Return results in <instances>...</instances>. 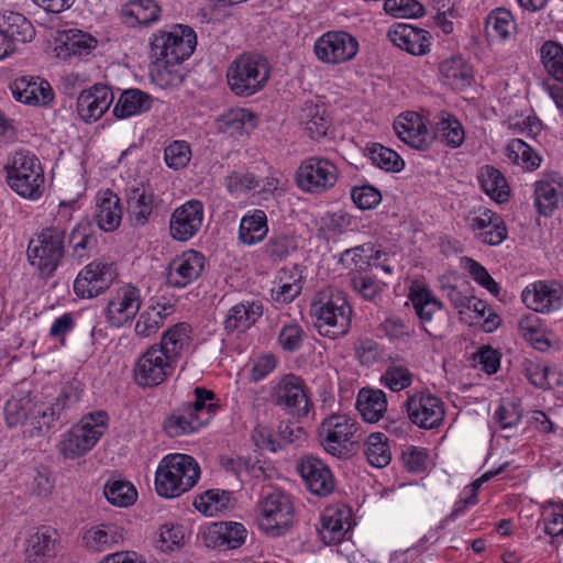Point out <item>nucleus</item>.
<instances>
[{
	"instance_id": "f257e3e1",
	"label": "nucleus",
	"mask_w": 563,
	"mask_h": 563,
	"mask_svg": "<svg viewBox=\"0 0 563 563\" xmlns=\"http://www.w3.org/2000/svg\"><path fill=\"white\" fill-rule=\"evenodd\" d=\"M80 400L79 391L73 386L63 387L57 394H25L9 399L4 407L7 424L10 428L23 426L24 434L34 437L43 428L49 429L56 421L66 419L67 411Z\"/></svg>"
},
{
	"instance_id": "f03ea898",
	"label": "nucleus",
	"mask_w": 563,
	"mask_h": 563,
	"mask_svg": "<svg viewBox=\"0 0 563 563\" xmlns=\"http://www.w3.org/2000/svg\"><path fill=\"white\" fill-rule=\"evenodd\" d=\"M194 399L180 404L165 418L163 428L170 438L189 435L209 424L220 405L216 394L205 387H196Z\"/></svg>"
},
{
	"instance_id": "7ed1b4c3",
	"label": "nucleus",
	"mask_w": 563,
	"mask_h": 563,
	"mask_svg": "<svg viewBox=\"0 0 563 563\" xmlns=\"http://www.w3.org/2000/svg\"><path fill=\"white\" fill-rule=\"evenodd\" d=\"M316 318L314 327L320 335L336 339L347 333L352 321V308L340 290L320 291L310 307Z\"/></svg>"
},
{
	"instance_id": "20e7f679",
	"label": "nucleus",
	"mask_w": 563,
	"mask_h": 563,
	"mask_svg": "<svg viewBox=\"0 0 563 563\" xmlns=\"http://www.w3.org/2000/svg\"><path fill=\"white\" fill-rule=\"evenodd\" d=\"M66 228L56 224L43 228L29 241L26 257L44 279L53 277L66 252Z\"/></svg>"
},
{
	"instance_id": "39448f33",
	"label": "nucleus",
	"mask_w": 563,
	"mask_h": 563,
	"mask_svg": "<svg viewBox=\"0 0 563 563\" xmlns=\"http://www.w3.org/2000/svg\"><path fill=\"white\" fill-rule=\"evenodd\" d=\"M7 183L20 197L38 200L45 190V176L37 156L29 150L14 152L7 165Z\"/></svg>"
},
{
	"instance_id": "423d86ee",
	"label": "nucleus",
	"mask_w": 563,
	"mask_h": 563,
	"mask_svg": "<svg viewBox=\"0 0 563 563\" xmlns=\"http://www.w3.org/2000/svg\"><path fill=\"white\" fill-rule=\"evenodd\" d=\"M200 476L194 457L186 454L165 456L155 474V489L165 498H175L191 489Z\"/></svg>"
},
{
	"instance_id": "0eeeda50",
	"label": "nucleus",
	"mask_w": 563,
	"mask_h": 563,
	"mask_svg": "<svg viewBox=\"0 0 563 563\" xmlns=\"http://www.w3.org/2000/svg\"><path fill=\"white\" fill-rule=\"evenodd\" d=\"M271 66L258 54H242L228 67L227 81L239 97H250L261 91L269 79Z\"/></svg>"
},
{
	"instance_id": "6e6552de",
	"label": "nucleus",
	"mask_w": 563,
	"mask_h": 563,
	"mask_svg": "<svg viewBox=\"0 0 563 563\" xmlns=\"http://www.w3.org/2000/svg\"><path fill=\"white\" fill-rule=\"evenodd\" d=\"M196 45L195 31L188 25L177 24L170 30H158L153 34L150 42L151 56L165 67L174 66L189 58Z\"/></svg>"
},
{
	"instance_id": "1a4fd4ad",
	"label": "nucleus",
	"mask_w": 563,
	"mask_h": 563,
	"mask_svg": "<svg viewBox=\"0 0 563 563\" xmlns=\"http://www.w3.org/2000/svg\"><path fill=\"white\" fill-rule=\"evenodd\" d=\"M108 415L96 411L85 416L79 423L63 434L58 443L60 454L66 459H77L89 452L107 428Z\"/></svg>"
},
{
	"instance_id": "9d476101",
	"label": "nucleus",
	"mask_w": 563,
	"mask_h": 563,
	"mask_svg": "<svg viewBox=\"0 0 563 563\" xmlns=\"http://www.w3.org/2000/svg\"><path fill=\"white\" fill-rule=\"evenodd\" d=\"M408 297L423 331L431 338L444 336L450 328V318L434 294L427 286L413 285Z\"/></svg>"
},
{
	"instance_id": "9b49d317",
	"label": "nucleus",
	"mask_w": 563,
	"mask_h": 563,
	"mask_svg": "<svg viewBox=\"0 0 563 563\" xmlns=\"http://www.w3.org/2000/svg\"><path fill=\"white\" fill-rule=\"evenodd\" d=\"M258 527L269 537L285 534L294 518V506L290 497L279 489L263 494L258 503Z\"/></svg>"
},
{
	"instance_id": "f8f14e48",
	"label": "nucleus",
	"mask_w": 563,
	"mask_h": 563,
	"mask_svg": "<svg viewBox=\"0 0 563 563\" xmlns=\"http://www.w3.org/2000/svg\"><path fill=\"white\" fill-rule=\"evenodd\" d=\"M356 423L344 415L325 418L319 428V441L324 451L333 456L347 455L349 445L356 442Z\"/></svg>"
},
{
	"instance_id": "ddd939ff",
	"label": "nucleus",
	"mask_w": 563,
	"mask_h": 563,
	"mask_svg": "<svg viewBox=\"0 0 563 563\" xmlns=\"http://www.w3.org/2000/svg\"><path fill=\"white\" fill-rule=\"evenodd\" d=\"M175 367L176 363L162 353L158 345H151L137 358L133 377L140 387L152 388L163 384L172 376Z\"/></svg>"
},
{
	"instance_id": "4468645a",
	"label": "nucleus",
	"mask_w": 563,
	"mask_h": 563,
	"mask_svg": "<svg viewBox=\"0 0 563 563\" xmlns=\"http://www.w3.org/2000/svg\"><path fill=\"white\" fill-rule=\"evenodd\" d=\"M336 180V166L329 159L318 156L306 158L296 173L297 186L310 194H322L334 187Z\"/></svg>"
},
{
	"instance_id": "2eb2a0df",
	"label": "nucleus",
	"mask_w": 563,
	"mask_h": 563,
	"mask_svg": "<svg viewBox=\"0 0 563 563\" xmlns=\"http://www.w3.org/2000/svg\"><path fill=\"white\" fill-rule=\"evenodd\" d=\"M276 406L292 417H307L312 406L303 379L294 374L284 375L273 393Z\"/></svg>"
},
{
	"instance_id": "dca6fc26",
	"label": "nucleus",
	"mask_w": 563,
	"mask_h": 563,
	"mask_svg": "<svg viewBox=\"0 0 563 563\" xmlns=\"http://www.w3.org/2000/svg\"><path fill=\"white\" fill-rule=\"evenodd\" d=\"M313 52L320 62L338 65L356 56L358 41L349 32L329 31L316 40Z\"/></svg>"
},
{
	"instance_id": "f3484780",
	"label": "nucleus",
	"mask_w": 563,
	"mask_h": 563,
	"mask_svg": "<svg viewBox=\"0 0 563 563\" xmlns=\"http://www.w3.org/2000/svg\"><path fill=\"white\" fill-rule=\"evenodd\" d=\"M115 278L112 263L93 261L86 265L74 282V291L80 298H93L106 291Z\"/></svg>"
},
{
	"instance_id": "a211bd4d",
	"label": "nucleus",
	"mask_w": 563,
	"mask_h": 563,
	"mask_svg": "<svg viewBox=\"0 0 563 563\" xmlns=\"http://www.w3.org/2000/svg\"><path fill=\"white\" fill-rule=\"evenodd\" d=\"M142 305L140 289L132 285H125L111 296L107 308L106 318L114 328H121L130 323L139 313Z\"/></svg>"
},
{
	"instance_id": "6ab92c4d",
	"label": "nucleus",
	"mask_w": 563,
	"mask_h": 563,
	"mask_svg": "<svg viewBox=\"0 0 563 563\" xmlns=\"http://www.w3.org/2000/svg\"><path fill=\"white\" fill-rule=\"evenodd\" d=\"M205 208L200 200L191 199L177 207L169 219V234L180 242L189 241L201 229Z\"/></svg>"
},
{
	"instance_id": "aec40b11",
	"label": "nucleus",
	"mask_w": 563,
	"mask_h": 563,
	"mask_svg": "<svg viewBox=\"0 0 563 563\" xmlns=\"http://www.w3.org/2000/svg\"><path fill=\"white\" fill-rule=\"evenodd\" d=\"M409 420L423 429L440 426L444 418V407L440 398L431 394H416L406 401Z\"/></svg>"
},
{
	"instance_id": "412c9836",
	"label": "nucleus",
	"mask_w": 563,
	"mask_h": 563,
	"mask_svg": "<svg viewBox=\"0 0 563 563\" xmlns=\"http://www.w3.org/2000/svg\"><path fill=\"white\" fill-rule=\"evenodd\" d=\"M128 216L133 227L147 224L158 206L159 199L148 185L139 183L125 188Z\"/></svg>"
},
{
	"instance_id": "4be33fe9",
	"label": "nucleus",
	"mask_w": 563,
	"mask_h": 563,
	"mask_svg": "<svg viewBox=\"0 0 563 563\" xmlns=\"http://www.w3.org/2000/svg\"><path fill=\"white\" fill-rule=\"evenodd\" d=\"M297 470L311 494L325 497L333 492L334 477L329 466L320 459L312 455L305 456L298 463Z\"/></svg>"
},
{
	"instance_id": "5701e85b",
	"label": "nucleus",
	"mask_w": 563,
	"mask_h": 563,
	"mask_svg": "<svg viewBox=\"0 0 563 563\" xmlns=\"http://www.w3.org/2000/svg\"><path fill=\"white\" fill-rule=\"evenodd\" d=\"M205 263V256L195 250L177 255L168 265L167 284L175 288L188 286L201 275Z\"/></svg>"
},
{
	"instance_id": "b1692460",
	"label": "nucleus",
	"mask_w": 563,
	"mask_h": 563,
	"mask_svg": "<svg viewBox=\"0 0 563 563\" xmlns=\"http://www.w3.org/2000/svg\"><path fill=\"white\" fill-rule=\"evenodd\" d=\"M521 299L527 308L548 313L563 306V287L540 280L527 286L521 294Z\"/></svg>"
},
{
	"instance_id": "393cba45",
	"label": "nucleus",
	"mask_w": 563,
	"mask_h": 563,
	"mask_svg": "<svg viewBox=\"0 0 563 563\" xmlns=\"http://www.w3.org/2000/svg\"><path fill=\"white\" fill-rule=\"evenodd\" d=\"M113 99L114 95L107 85L96 84L78 96L77 113L87 123L97 121L109 110Z\"/></svg>"
},
{
	"instance_id": "a878e982",
	"label": "nucleus",
	"mask_w": 563,
	"mask_h": 563,
	"mask_svg": "<svg viewBox=\"0 0 563 563\" xmlns=\"http://www.w3.org/2000/svg\"><path fill=\"white\" fill-rule=\"evenodd\" d=\"M247 537L246 528L234 521H219L211 523L202 534L208 548L220 550H234L244 544Z\"/></svg>"
},
{
	"instance_id": "bb28decb",
	"label": "nucleus",
	"mask_w": 563,
	"mask_h": 563,
	"mask_svg": "<svg viewBox=\"0 0 563 563\" xmlns=\"http://www.w3.org/2000/svg\"><path fill=\"white\" fill-rule=\"evenodd\" d=\"M10 89L16 101L27 106L45 107L54 99L51 85L40 77H18L10 84Z\"/></svg>"
},
{
	"instance_id": "cd10ccee",
	"label": "nucleus",
	"mask_w": 563,
	"mask_h": 563,
	"mask_svg": "<svg viewBox=\"0 0 563 563\" xmlns=\"http://www.w3.org/2000/svg\"><path fill=\"white\" fill-rule=\"evenodd\" d=\"M389 41L400 49L415 56H422L430 51V34L406 23L394 24L387 32Z\"/></svg>"
},
{
	"instance_id": "c85d7f7f",
	"label": "nucleus",
	"mask_w": 563,
	"mask_h": 563,
	"mask_svg": "<svg viewBox=\"0 0 563 563\" xmlns=\"http://www.w3.org/2000/svg\"><path fill=\"white\" fill-rule=\"evenodd\" d=\"M394 130L404 143L418 151H427L433 142L422 118L413 112L399 117L394 123Z\"/></svg>"
},
{
	"instance_id": "c756f323",
	"label": "nucleus",
	"mask_w": 563,
	"mask_h": 563,
	"mask_svg": "<svg viewBox=\"0 0 563 563\" xmlns=\"http://www.w3.org/2000/svg\"><path fill=\"white\" fill-rule=\"evenodd\" d=\"M57 531L49 526H41L25 540V559L29 563H45L55 554Z\"/></svg>"
},
{
	"instance_id": "7c9ffc66",
	"label": "nucleus",
	"mask_w": 563,
	"mask_h": 563,
	"mask_svg": "<svg viewBox=\"0 0 563 563\" xmlns=\"http://www.w3.org/2000/svg\"><path fill=\"white\" fill-rule=\"evenodd\" d=\"M96 219L98 227L104 232L117 230L122 220L120 198L110 189L99 191L96 198Z\"/></svg>"
},
{
	"instance_id": "2f4dec72",
	"label": "nucleus",
	"mask_w": 563,
	"mask_h": 563,
	"mask_svg": "<svg viewBox=\"0 0 563 563\" xmlns=\"http://www.w3.org/2000/svg\"><path fill=\"white\" fill-rule=\"evenodd\" d=\"M161 8L153 0H129L120 9V18L129 27L148 26L159 19Z\"/></svg>"
},
{
	"instance_id": "473e14b6",
	"label": "nucleus",
	"mask_w": 563,
	"mask_h": 563,
	"mask_svg": "<svg viewBox=\"0 0 563 563\" xmlns=\"http://www.w3.org/2000/svg\"><path fill=\"white\" fill-rule=\"evenodd\" d=\"M534 206L541 216L550 217L563 198L560 177L543 178L534 183Z\"/></svg>"
},
{
	"instance_id": "72a5a7b5",
	"label": "nucleus",
	"mask_w": 563,
	"mask_h": 563,
	"mask_svg": "<svg viewBox=\"0 0 563 563\" xmlns=\"http://www.w3.org/2000/svg\"><path fill=\"white\" fill-rule=\"evenodd\" d=\"M263 314V306L260 301H242L230 308L223 325L228 333L234 331L244 332L250 329Z\"/></svg>"
},
{
	"instance_id": "f704fd0d",
	"label": "nucleus",
	"mask_w": 563,
	"mask_h": 563,
	"mask_svg": "<svg viewBox=\"0 0 563 563\" xmlns=\"http://www.w3.org/2000/svg\"><path fill=\"white\" fill-rule=\"evenodd\" d=\"M174 312V306L167 302H156L147 306L139 316L134 332L142 339L151 338L164 325L168 316Z\"/></svg>"
},
{
	"instance_id": "c9c22d12",
	"label": "nucleus",
	"mask_w": 563,
	"mask_h": 563,
	"mask_svg": "<svg viewBox=\"0 0 563 563\" xmlns=\"http://www.w3.org/2000/svg\"><path fill=\"white\" fill-rule=\"evenodd\" d=\"M433 140H439L450 148L460 147L465 140V132L457 118L446 111H441L435 115Z\"/></svg>"
},
{
	"instance_id": "e433bc0d",
	"label": "nucleus",
	"mask_w": 563,
	"mask_h": 563,
	"mask_svg": "<svg viewBox=\"0 0 563 563\" xmlns=\"http://www.w3.org/2000/svg\"><path fill=\"white\" fill-rule=\"evenodd\" d=\"M0 32L5 40L12 41L14 46L16 43L31 42L35 35L32 23L23 14L13 11H5L1 14Z\"/></svg>"
},
{
	"instance_id": "4c0bfd02",
	"label": "nucleus",
	"mask_w": 563,
	"mask_h": 563,
	"mask_svg": "<svg viewBox=\"0 0 563 563\" xmlns=\"http://www.w3.org/2000/svg\"><path fill=\"white\" fill-rule=\"evenodd\" d=\"M191 327L187 322H179L162 334L161 342L155 343L158 345L162 353L177 364L181 351L189 344Z\"/></svg>"
},
{
	"instance_id": "58836bf2",
	"label": "nucleus",
	"mask_w": 563,
	"mask_h": 563,
	"mask_svg": "<svg viewBox=\"0 0 563 563\" xmlns=\"http://www.w3.org/2000/svg\"><path fill=\"white\" fill-rule=\"evenodd\" d=\"M382 256L386 254L382 251L374 252L373 245L367 243L342 252L340 262L351 268L350 274H364L372 265H378Z\"/></svg>"
},
{
	"instance_id": "ea45409f",
	"label": "nucleus",
	"mask_w": 563,
	"mask_h": 563,
	"mask_svg": "<svg viewBox=\"0 0 563 563\" xmlns=\"http://www.w3.org/2000/svg\"><path fill=\"white\" fill-rule=\"evenodd\" d=\"M153 98L140 90L128 89L121 92L113 108V114L118 119H126L147 112L152 108Z\"/></svg>"
},
{
	"instance_id": "a19ab883",
	"label": "nucleus",
	"mask_w": 563,
	"mask_h": 563,
	"mask_svg": "<svg viewBox=\"0 0 563 563\" xmlns=\"http://www.w3.org/2000/svg\"><path fill=\"white\" fill-rule=\"evenodd\" d=\"M516 29L514 15L506 8L492 10L485 19V34L488 41L505 42L515 34Z\"/></svg>"
},
{
	"instance_id": "79ce46f5",
	"label": "nucleus",
	"mask_w": 563,
	"mask_h": 563,
	"mask_svg": "<svg viewBox=\"0 0 563 563\" xmlns=\"http://www.w3.org/2000/svg\"><path fill=\"white\" fill-rule=\"evenodd\" d=\"M356 408L366 422H377L387 409L386 395L380 389L362 388L357 395Z\"/></svg>"
},
{
	"instance_id": "37998d69",
	"label": "nucleus",
	"mask_w": 563,
	"mask_h": 563,
	"mask_svg": "<svg viewBox=\"0 0 563 563\" xmlns=\"http://www.w3.org/2000/svg\"><path fill=\"white\" fill-rule=\"evenodd\" d=\"M267 217L263 210L255 209L241 219L239 240L246 245L256 244L267 235Z\"/></svg>"
},
{
	"instance_id": "c03bdc74",
	"label": "nucleus",
	"mask_w": 563,
	"mask_h": 563,
	"mask_svg": "<svg viewBox=\"0 0 563 563\" xmlns=\"http://www.w3.org/2000/svg\"><path fill=\"white\" fill-rule=\"evenodd\" d=\"M123 536L114 525L92 527L84 533L85 547L92 552H103L122 541Z\"/></svg>"
},
{
	"instance_id": "a18cd8bd",
	"label": "nucleus",
	"mask_w": 563,
	"mask_h": 563,
	"mask_svg": "<svg viewBox=\"0 0 563 563\" xmlns=\"http://www.w3.org/2000/svg\"><path fill=\"white\" fill-rule=\"evenodd\" d=\"M257 125V117L247 109H230L218 119L221 132L232 136L241 135Z\"/></svg>"
},
{
	"instance_id": "49530a36",
	"label": "nucleus",
	"mask_w": 563,
	"mask_h": 563,
	"mask_svg": "<svg viewBox=\"0 0 563 563\" xmlns=\"http://www.w3.org/2000/svg\"><path fill=\"white\" fill-rule=\"evenodd\" d=\"M299 121L309 137L316 141L324 137L330 126L325 110L312 102L305 103L301 108Z\"/></svg>"
},
{
	"instance_id": "de8ad7c7",
	"label": "nucleus",
	"mask_w": 563,
	"mask_h": 563,
	"mask_svg": "<svg viewBox=\"0 0 563 563\" xmlns=\"http://www.w3.org/2000/svg\"><path fill=\"white\" fill-rule=\"evenodd\" d=\"M232 506V493L224 489H208L194 499V507L205 516L212 517Z\"/></svg>"
},
{
	"instance_id": "09e8293b",
	"label": "nucleus",
	"mask_w": 563,
	"mask_h": 563,
	"mask_svg": "<svg viewBox=\"0 0 563 563\" xmlns=\"http://www.w3.org/2000/svg\"><path fill=\"white\" fill-rule=\"evenodd\" d=\"M478 180L483 190L496 202L509 199V187L504 175L495 167L486 165L481 168Z\"/></svg>"
},
{
	"instance_id": "8fccbe9b",
	"label": "nucleus",
	"mask_w": 563,
	"mask_h": 563,
	"mask_svg": "<svg viewBox=\"0 0 563 563\" xmlns=\"http://www.w3.org/2000/svg\"><path fill=\"white\" fill-rule=\"evenodd\" d=\"M440 71L448 85L454 89H464L473 80L472 66L462 57H452L441 63Z\"/></svg>"
},
{
	"instance_id": "3c124183",
	"label": "nucleus",
	"mask_w": 563,
	"mask_h": 563,
	"mask_svg": "<svg viewBox=\"0 0 563 563\" xmlns=\"http://www.w3.org/2000/svg\"><path fill=\"white\" fill-rule=\"evenodd\" d=\"M298 247L294 235L279 233L269 236L262 247L263 257L271 264H278L285 261Z\"/></svg>"
},
{
	"instance_id": "603ef678",
	"label": "nucleus",
	"mask_w": 563,
	"mask_h": 563,
	"mask_svg": "<svg viewBox=\"0 0 563 563\" xmlns=\"http://www.w3.org/2000/svg\"><path fill=\"white\" fill-rule=\"evenodd\" d=\"M539 54L547 75L555 81L563 82V45L555 41H545Z\"/></svg>"
},
{
	"instance_id": "864d4df0",
	"label": "nucleus",
	"mask_w": 563,
	"mask_h": 563,
	"mask_svg": "<svg viewBox=\"0 0 563 563\" xmlns=\"http://www.w3.org/2000/svg\"><path fill=\"white\" fill-rule=\"evenodd\" d=\"M364 455L372 466L382 468L388 465L391 460V452L386 434L382 432L371 433L364 442Z\"/></svg>"
},
{
	"instance_id": "5fc2aeb1",
	"label": "nucleus",
	"mask_w": 563,
	"mask_h": 563,
	"mask_svg": "<svg viewBox=\"0 0 563 563\" xmlns=\"http://www.w3.org/2000/svg\"><path fill=\"white\" fill-rule=\"evenodd\" d=\"M68 243L71 246V256L80 263L97 247V238L87 224H77L68 235Z\"/></svg>"
},
{
	"instance_id": "6e6d98bb",
	"label": "nucleus",
	"mask_w": 563,
	"mask_h": 563,
	"mask_svg": "<svg viewBox=\"0 0 563 563\" xmlns=\"http://www.w3.org/2000/svg\"><path fill=\"white\" fill-rule=\"evenodd\" d=\"M506 155L514 164L527 170H534L541 163L538 153L520 139L509 141L506 146Z\"/></svg>"
},
{
	"instance_id": "4d7b16f0",
	"label": "nucleus",
	"mask_w": 563,
	"mask_h": 563,
	"mask_svg": "<svg viewBox=\"0 0 563 563\" xmlns=\"http://www.w3.org/2000/svg\"><path fill=\"white\" fill-rule=\"evenodd\" d=\"M366 150L372 163L386 172L398 173L405 166L404 159L395 151L379 143H373Z\"/></svg>"
},
{
	"instance_id": "13d9d810",
	"label": "nucleus",
	"mask_w": 563,
	"mask_h": 563,
	"mask_svg": "<svg viewBox=\"0 0 563 563\" xmlns=\"http://www.w3.org/2000/svg\"><path fill=\"white\" fill-rule=\"evenodd\" d=\"M103 494L110 504L118 507H129L137 498L134 486L123 481L108 482L104 485Z\"/></svg>"
},
{
	"instance_id": "bf43d9fd",
	"label": "nucleus",
	"mask_w": 563,
	"mask_h": 563,
	"mask_svg": "<svg viewBox=\"0 0 563 563\" xmlns=\"http://www.w3.org/2000/svg\"><path fill=\"white\" fill-rule=\"evenodd\" d=\"M307 338L303 329L297 323H287L278 332L277 341L279 346L288 353L299 351Z\"/></svg>"
},
{
	"instance_id": "052dcab7",
	"label": "nucleus",
	"mask_w": 563,
	"mask_h": 563,
	"mask_svg": "<svg viewBox=\"0 0 563 563\" xmlns=\"http://www.w3.org/2000/svg\"><path fill=\"white\" fill-rule=\"evenodd\" d=\"M541 521L543 531L551 538L563 534V509L552 501L542 507Z\"/></svg>"
},
{
	"instance_id": "680f3d73",
	"label": "nucleus",
	"mask_w": 563,
	"mask_h": 563,
	"mask_svg": "<svg viewBox=\"0 0 563 563\" xmlns=\"http://www.w3.org/2000/svg\"><path fill=\"white\" fill-rule=\"evenodd\" d=\"M185 533L180 525L166 522L161 526L157 539V548L163 552L174 551L184 542Z\"/></svg>"
},
{
	"instance_id": "e2e57ef3",
	"label": "nucleus",
	"mask_w": 563,
	"mask_h": 563,
	"mask_svg": "<svg viewBox=\"0 0 563 563\" xmlns=\"http://www.w3.org/2000/svg\"><path fill=\"white\" fill-rule=\"evenodd\" d=\"M347 529L339 515L325 516L322 519V527L319 534L323 543L336 544L343 540Z\"/></svg>"
},
{
	"instance_id": "0e129e2a",
	"label": "nucleus",
	"mask_w": 563,
	"mask_h": 563,
	"mask_svg": "<svg viewBox=\"0 0 563 563\" xmlns=\"http://www.w3.org/2000/svg\"><path fill=\"white\" fill-rule=\"evenodd\" d=\"M384 10L396 18H419L424 14L423 5L417 0H385Z\"/></svg>"
},
{
	"instance_id": "69168bd1",
	"label": "nucleus",
	"mask_w": 563,
	"mask_h": 563,
	"mask_svg": "<svg viewBox=\"0 0 563 563\" xmlns=\"http://www.w3.org/2000/svg\"><path fill=\"white\" fill-rule=\"evenodd\" d=\"M190 147L185 141H174L164 151L167 166L175 170L186 167L190 161Z\"/></svg>"
},
{
	"instance_id": "338daca9",
	"label": "nucleus",
	"mask_w": 563,
	"mask_h": 563,
	"mask_svg": "<svg viewBox=\"0 0 563 563\" xmlns=\"http://www.w3.org/2000/svg\"><path fill=\"white\" fill-rule=\"evenodd\" d=\"M353 290L365 300H374L382 291L378 280L364 274H350Z\"/></svg>"
},
{
	"instance_id": "774afa93",
	"label": "nucleus",
	"mask_w": 563,
	"mask_h": 563,
	"mask_svg": "<svg viewBox=\"0 0 563 563\" xmlns=\"http://www.w3.org/2000/svg\"><path fill=\"white\" fill-rule=\"evenodd\" d=\"M353 202L362 210L375 208L382 201V194L371 185L353 187L351 190Z\"/></svg>"
}]
</instances>
